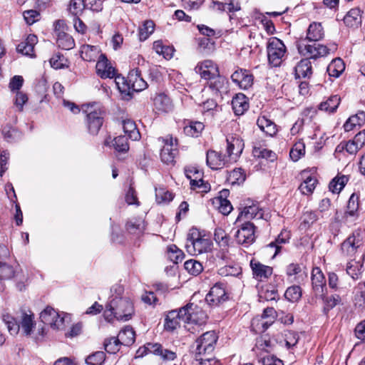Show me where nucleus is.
I'll list each match as a JSON object with an SVG mask.
<instances>
[{"label":"nucleus","instance_id":"de8ad7c7","mask_svg":"<svg viewBox=\"0 0 365 365\" xmlns=\"http://www.w3.org/2000/svg\"><path fill=\"white\" fill-rule=\"evenodd\" d=\"M145 225L141 219H134L128 221L126 224V230L133 235H140L143 232Z\"/></svg>","mask_w":365,"mask_h":365},{"label":"nucleus","instance_id":"3c124183","mask_svg":"<svg viewBox=\"0 0 365 365\" xmlns=\"http://www.w3.org/2000/svg\"><path fill=\"white\" fill-rule=\"evenodd\" d=\"M348 182V177L346 175L336 176L329 183V190L333 193H339Z\"/></svg>","mask_w":365,"mask_h":365},{"label":"nucleus","instance_id":"a878e982","mask_svg":"<svg viewBox=\"0 0 365 365\" xmlns=\"http://www.w3.org/2000/svg\"><path fill=\"white\" fill-rule=\"evenodd\" d=\"M227 161V157L222 156L215 150H208L207 152L206 162L207 165L212 169L217 170L221 168L225 165Z\"/></svg>","mask_w":365,"mask_h":365},{"label":"nucleus","instance_id":"412c9836","mask_svg":"<svg viewBox=\"0 0 365 365\" xmlns=\"http://www.w3.org/2000/svg\"><path fill=\"white\" fill-rule=\"evenodd\" d=\"M97 74L102 78H112L115 76V70L108 62L104 54L99 56L96 66Z\"/></svg>","mask_w":365,"mask_h":365},{"label":"nucleus","instance_id":"0e129e2a","mask_svg":"<svg viewBox=\"0 0 365 365\" xmlns=\"http://www.w3.org/2000/svg\"><path fill=\"white\" fill-rule=\"evenodd\" d=\"M83 0H71L69 4L68 11L73 17L79 16L84 9Z\"/></svg>","mask_w":365,"mask_h":365},{"label":"nucleus","instance_id":"dca6fc26","mask_svg":"<svg viewBox=\"0 0 365 365\" xmlns=\"http://www.w3.org/2000/svg\"><path fill=\"white\" fill-rule=\"evenodd\" d=\"M153 105L155 113H170L173 108V101L165 93H156L152 98Z\"/></svg>","mask_w":365,"mask_h":365},{"label":"nucleus","instance_id":"09e8293b","mask_svg":"<svg viewBox=\"0 0 365 365\" xmlns=\"http://www.w3.org/2000/svg\"><path fill=\"white\" fill-rule=\"evenodd\" d=\"M359 207V197L355 193L352 194L348 201L346 217H356L358 216V210Z\"/></svg>","mask_w":365,"mask_h":365},{"label":"nucleus","instance_id":"58836bf2","mask_svg":"<svg viewBox=\"0 0 365 365\" xmlns=\"http://www.w3.org/2000/svg\"><path fill=\"white\" fill-rule=\"evenodd\" d=\"M120 344L130 346L133 344L135 340V331L130 327L123 328L118 335Z\"/></svg>","mask_w":365,"mask_h":365},{"label":"nucleus","instance_id":"c9c22d12","mask_svg":"<svg viewBox=\"0 0 365 365\" xmlns=\"http://www.w3.org/2000/svg\"><path fill=\"white\" fill-rule=\"evenodd\" d=\"M121 124L124 133L128 135L129 138L133 140H138L140 139V134L137 129L135 123L133 120L126 118L122 120Z\"/></svg>","mask_w":365,"mask_h":365},{"label":"nucleus","instance_id":"b1692460","mask_svg":"<svg viewBox=\"0 0 365 365\" xmlns=\"http://www.w3.org/2000/svg\"><path fill=\"white\" fill-rule=\"evenodd\" d=\"M276 312L272 307L265 309L260 318H254L252 321V326L259 325V322L262 327V331L266 330L274 321Z\"/></svg>","mask_w":365,"mask_h":365},{"label":"nucleus","instance_id":"49530a36","mask_svg":"<svg viewBox=\"0 0 365 365\" xmlns=\"http://www.w3.org/2000/svg\"><path fill=\"white\" fill-rule=\"evenodd\" d=\"M205 125L200 121H190L184 127V133L191 137H197L203 130Z\"/></svg>","mask_w":365,"mask_h":365},{"label":"nucleus","instance_id":"680f3d73","mask_svg":"<svg viewBox=\"0 0 365 365\" xmlns=\"http://www.w3.org/2000/svg\"><path fill=\"white\" fill-rule=\"evenodd\" d=\"M284 297L290 302H297L302 297V290L299 286L294 285L287 288Z\"/></svg>","mask_w":365,"mask_h":365},{"label":"nucleus","instance_id":"338daca9","mask_svg":"<svg viewBox=\"0 0 365 365\" xmlns=\"http://www.w3.org/2000/svg\"><path fill=\"white\" fill-rule=\"evenodd\" d=\"M319 215L317 212L307 210L302 216V225L309 227L319 219Z\"/></svg>","mask_w":365,"mask_h":365},{"label":"nucleus","instance_id":"13d9d810","mask_svg":"<svg viewBox=\"0 0 365 365\" xmlns=\"http://www.w3.org/2000/svg\"><path fill=\"white\" fill-rule=\"evenodd\" d=\"M290 235L289 232L287 231H282L281 233L278 235L277 238L275 240L274 242H271L269 246L270 247H275V253L274 255H277L281 249V245L285 244L288 242L289 240Z\"/></svg>","mask_w":365,"mask_h":365},{"label":"nucleus","instance_id":"5701e85b","mask_svg":"<svg viewBox=\"0 0 365 365\" xmlns=\"http://www.w3.org/2000/svg\"><path fill=\"white\" fill-rule=\"evenodd\" d=\"M312 289L316 295L322 296L326 287V280L322 270L319 267H314L312 271Z\"/></svg>","mask_w":365,"mask_h":365},{"label":"nucleus","instance_id":"20e7f679","mask_svg":"<svg viewBox=\"0 0 365 365\" xmlns=\"http://www.w3.org/2000/svg\"><path fill=\"white\" fill-rule=\"evenodd\" d=\"M364 233L359 230L355 231L341 243V254L346 258L364 255Z\"/></svg>","mask_w":365,"mask_h":365},{"label":"nucleus","instance_id":"c756f323","mask_svg":"<svg viewBox=\"0 0 365 365\" xmlns=\"http://www.w3.org/2000/svg\"><path fill=\"white\" fill-rule=\"evenodd\" d=\"M286 274L292 282L300 283L307 277V273L299 264L292 263L287 267Z\"/></svg>","mask_w":365,"mask_h":365},{"label":"nucleus","instance_id":"9d476101","mask_svg":"<svg viewBox=\"0 0 365 365\" xmlns=\"http://www.w3.org/2000/svg\"><path fill=\"white\" fill-rule=\"evenodd\" d=\"M181 312L183 314L185 323L202 325L206 322L207 314L196 304H187L181 308Z\"/></svg>","mask_w":365,"mask_h":365},{"label":"nucleus","instance_id":"f257e3e1","mask_svg":"<svg viewBox=\"0 0 365 365\" xmlns=\"http://www.w3.org/2000/svg\"><path fill=\"white\" fill-rule=\"evenodd\" d=\"M324 30L321 23L312 22L309 24L305 38H300L297 41V47L299 53L304 56L314 59L328 55L331 51L336 49V44L331 43L327 46L319 43L309 44L308 42H316L323 39Z\"/></svg>","mask_w":365,"mask_h":365},{"label":"nucleus","instance_id":"c85d7f7f","mask_svg":"<svg viewBox=\"0 0 365 365\" xmlns=\"http://www.w3.org/2000/svg\"><path fill=\"white\" fill-rule=\"evenodd\" d=\"M210 8L215 11H226L227 13L235 12L241 9L240 3L237 0H230L229 2L212 1Z\"/></svg>","mask_w":365,"mask_h":365},{"label":"nucleus","instance_id":"2f4dec72","mask_svg":"<svg viewBox=\"0 0 365 365\" xmlns=\"http://www.w3.org/2000/svg\"><path fill=\"white\" fill-rule=\"evenodd\" d=\"M104 144L107 146H112L119 153H125L129 150L128 138L125 135H119L113 140L110 138L105 140Z\"/></svg>","mask_w":365,"mask_h":365},{"label":"nucleus","instance_id":"ddd939ff","mask_svg":"<svg viewBox=\"0 0 365 365\" xmlns=\"http://www.w3.org/2000/svg\"><path fill=\"white\" fill-rule=\"evenodd\" d=\"M162 140L164 142V145L161 149L160 159L165 164H172L177 155L176 140H174L173 137L170 136L162 138Z\"/></svg>","mask_w":365,"mask_h":365},{"label":"nucleus","instance_id":"37998d69","mask_svg":"<svg viewBox=\"0 0 365 365\" xmlns=\"http://www.w3.org/2000/svg\"><path fill=\"white\" fill-rule=\"evenodd\" d=\"M51 322H49L48 325L51 327L53 330H63L66 328V325L70 322L69 315L66 313L58 312V317L52 319Z\"/></svg>","mask_w":365,"mask_h":365},{"label":"nucleus","instance_id":"aec40b11","mask_svg":"<svg viewBox=\"0 0 365 365\" xmlns=\"http://www.w3.org/2000/svg\"><path fill=\"white\" fill-rule=\"evenodd\" d=\"M348 262L346 267V273L353 279H358L362 273L364 255H359L358 257L347 258Z\"/></svg>","mask_w":365,"mask_h":365},{"label":"nucleus","instance_id":"864d4df0","mask_svg":"<svg viewBox=\"0 0 365 365\" xmlns=\"http://www.w3.org/2000/svg\"><path fill=\"white\" fill-rule=\"evenodd\" d=\"M304 154L305 145L302 140L295 143L289 152V156L294 162L298 161Z\"/></svg>","mask_w":365,"mask_h":365},{"label":"nucleus","instance_id":"6e6552de","mask_svg":"<svg viewBox=\"0 0 365 365\" xmlns=\"http://www.w3.org/2000/svg\"><path fill=\"white\" fill-rule=\"evenodd\" d=\"M244 207L240 211L236 222L241 221L250 222L253 219L267 220L268 214H265L264 210L257 202L247 199L244 202Z\"/></svg>","mask_w":365,"mask_h":365},{"label":"nucleus","instance_id":"c03bdc74","mask_svg":"<svg viewBox=\"0 0 365 365\" xmlns=\"http://www.w3.org/2000/svg\"><path fill=\"white\" fill-rule=\"evenodd\" d=\"M153 49L158 54L162 55L165 59L173 58L175 51L173 46L164 45L160 40L155 41L153 43Z\"/></svg>","mask_w":365,"mask_h":365},{"label":"nucleus","instance_id":"a211bd4d","mask_svg":"<svg viewBox=\"0 0 365 365\" xmlns=\"http://www.w3.org/2000/svg\"><path fill=\"white\" fill-rule=\"evenodd\" d=\"M195 70L201 78L207 81L220 73L217 65L211 60H205L198 63Z\"/></svg>","mask_w":365,"mask_h":365},{"label":"nucleus","instance_id":"423d86ee","mask_svg":"<svg viewBox=\"0 0 365 365\" xmlns=\"http://www.w3.org/2000/svg\"><path fill=\"white\" fill-rule=\"evenodd\" d=\"M4 321L6 324L7 329L11 335L17 334L21 328L24 334L29 336L35 324L34 315L26 313L21 314L19 322H17L14 318L9 315L4 316Z\"/></svg>","mask_w":365,"mask_h":365},{"label":"nucleus","instance_id":"4be33fe9","mask_svg":"<svg viewBox=\"0 0 365 365\" xmlns=\"http://www.w3.org/2000/svg\"><path fill=\"white\" fill-rule=\"evenodd\" d=\"M186 177L190 180V185L192 189L202 188V192H206L208 189V184L205 183L202 178V173L195 168H186Z\"/></svg>","mask_w":365,"mask_h":365},{"label":"nucleus","instance_id":"cd10ccee","mask_svg":"<svg viewBox=\"0 0 365 365\" xmlns=\"http://www.w3.org/2000/svg\"><path fill=\"white\" fill-rule=\"evenodd\" d=\"M184 322L183 314L181 309L178 310H172L167 314L165 319V328L166 330L173 331L180 326V322Z\"/></svg>","mask_w":365,"mask_h":365},{"label":"nucleus","instance_id":"a18cd8bd","mask_svg":"<svg viewBox=\"0 0 365 365\" xmlns=\"http://www.w3.org/2000/svg\"><path fill=\"white\" fill-rule=\"evenodd\" d=\"M86 123L89 132L96 135L103 125V119L99 115H86Z\"/></svg>","mask_w":365,"mask_h":365},{"label":"nucleus","instance_id":"e433bc0d","mask_svg":"<svg viewBox=\"0 0 365 365\" xmlns=\"http://www.w3.org/2000/svg\"><path fill=\"white\" fill-rule=\"evenodd\" d=\"M56 43L58 46L64 50H70L75 46V42L73 37L63 32L58 31L56 29Z\"/></svg>","mask_w":365,"mask_h":365},{"label":"nucleus","instance_id":"f3484780","mask_svg":"<svg viewBox=\"0 0 365 365\" xmlns=\"http://www.w3.org/2000/svg\"><path fill=\"white\" fill-rule=\"evenodd\" d=\"M228 81L219 73L207 81L206 87L209 88L213 96H222V94L228 91Z\"/></svg>","mask_w":365,"mask_h":365},{"label":"nucleus","instance_id":"5fc2aeb1","mask_svg":"<svg viewBox=\"0 0 365 365\" xmlns=\"http://www.w3.org/2000/svg\"><path fill=\"white\" fill-rule=\"evenodd\" d=\"M317 182L316 178L309 176L300 184L299 190L303 195H310L313 192Z\"/></svg>","mask_w":365,"mask_h":365},{"label":"nucleus","instance_id":"f8f14e48","mask_svg":"<svg viewBox=\"0 0 365 365\" xmlns=\"http://www.w3.org/2000/svg\"><path fill=\"white\" fill-rule=\"evenodd\" d=\"M235 236L239 244L249 245L253 243L255 240L254 224L245 221L240 228L237 230Z\"/></svg>","mask_w":365,"mask_h":365},{"label":"nucleus","instance_id":"ea45409f","mask_svg":"<svg viewBox=\"0 0 365 365\" xmlns=\"http://www.w3.org/2000/svg\"><path fill=\"white\" fill-rule=\"evenodd\" d=\"M100 50L98 46L83 45L81 49V56L86 61H94L98 56Z\"/></svg>","mask_w":365,"mask_h":365},{"label":"nucleus","instance_id":"bf43d9fd","mask_svg":"<svg viewBox=\"0 0 365 365\" xmlns=\"http://www.w3.org/2000/svg\"><path fill=\"white\" fill-rule=\"evenodd\" d=\"M184 267L190 274L195 276L200 274L203 269L202 264L195 259L186 261L184 264Z\"/></svg>","mask_w":365,"mask_h":365},{"label":"nucleus","instance_id":"7c9ffc66","mask_svg":"<svg viewBox=\"0 0 365 365\" xmlns=\"http://www.w3.org/2000/svg\"><path fill=\"white\" fill-rule=\"evenodd\" d=\"M361 14L359 8L351 9L344 18V24L349 27L357 28L362 22Z\"/></svg>","mask_w":365,"mask_h":365},{"label":"nucleus","instance_id":"72a5a7b5","mask_svg":"<svg viewBox=\"0 0 365 365\" xmlns=\"http://www.w3.org/2000/svg\"><path fill=\"white\" fill-rule=\"evenodd\" d=\"M257 124L259 129L269 136H273L277 132L276 124L267 115H261L257 120Z\"/></svg>","mask_w":365,"mask_h":365},{"label":"nucleus","instance_id":"393cba45","mask_svg":"<svg viewBox=\"0 0 365 365\" xmlns=\"http://www.w3.org/2000/svg\"><path fill=\"white\" fill-rule=\"evenodd\" d=\"M37 42V36L34 34H29L24 41L18 44L16 50L23 55L33 57L34 56V48Z\"/></svg>","mask_w":365,"mask_h":365},{"label":"nucleus","instance_id":"a19ab883","mask_svg":"<svg viewBox=\"0 0 365 365\" xmlns=\"http://www.w3.org/2000/svg\"><path fill=\"white\" fill-rule=\"evenodd\" d=\"M83 114H104L106 110L99 102L83 103L79 108Z\"/></svg>","mask_w":365,"mask_h":365},{"label":"nucleus","instance_id":"9b49d317","mask_svg":"<svg viewBox=\"0 0 365 365\" xmlns=\"http://www.w3.org/2000/svg\"><path fill=\"white\" fill-rule=\"evenodd\" d=\"M145 351L160 356L163 361H173L177 358V354L175 351L165 349L160 344L148 343L143 350L140 348L137 351V354L138 356H142Z\"/></svg>","mask_w":365,"mask_h":365},{"label":"nucleus","instance_id":"052dcab7","mask_svg":"<svg viewBox=\"0 0 365 365\" xmlns=\"http://www.w3.org/2000/svg\"><path fill=\"white\" fill-rule=\"evenodd\" d=\"M168 257L175 264H178L183 259V254L176 245H171L168 247Z\"/></svg>","mask_w":365,"mask_h":365},{"label":"nucleus","instance_id":"603ef678","mask_svg":"<svg viewBox=\"0 0 365 365\" xmlns=\"http://www.w3.org/2000/svg\"><path fill=\"white\" fill-rule=\"evenodd\" d=\"M324 304V312H328L329 310L333 309L334 307H336L337 304H339L341 301V297L339 294H332L329 297H326L324 295V293L322 294V296H319Z\"/></svg>","mask_w":365,"mask_h":365},{"label":"nucleus","instance_id":"774afa93","mask_svg":"<svg viewBox=\"0 0 365 365\" xmlns=\"http://www.w3.org/2000/svg\"><path fill=\"white\" fill-rule=\"evenodd\" d=\"M120 342L119 338L112 337L104 342L105 350L110 354H115L119 350Z\"/></svg>","mask_w":365,"mask_h":365},{"label":"nucleus","instance_id":"473e14b6","mask_svg":"<svg viewBox=\"0 0 365 365\" xmlns=\"http://www.w3.org/2000/svg\"><path fill=\"white\" fill-rule=\"evenodd\" d=\"M306 58L301 60L295 66V77L297 78H309L312 73V65L309 58L310 57L305 56Z\"/></svg>","mask_w":365,"mask_h":365},{"label":"nucleus","instance_id":"e2e57ef3","mask_svg":"<svg viewBox=\"0 0 365 365\" xmlns=\"http://www.w3.org/2000/svg\"><path fill=\"white\" fill-rule=\"evenodd\" d=\"M106 359V354L103 351H96L89 355L86 362L88 365H102Z\"/></svg>","mask_w":365,"mask_h":365},{"label":"nucleus","instance_id":"2eb2a0df","mask_svg":"<svg viewBox=\"0 0 365 365\" xmlns=\"http://www.w3.org/2000/svg\"><path fill=\"white\" fill-rule=\"evenodd\" d=\"M227 299L225 286L222 283H216L206 295L205 300L210 305L217 306Z\"/></svg>","mask_w":365,"mask_h":365},{"label":"nucleus","instance_id":"4468645a","mask_svg":"<svg viewBox=\"0 0 365 365\" xmlns=\"http://www.w3.org/2000/svg\"><path fill=\"white\" fill-rule=\"evenodd\" d=\"M231 79L240 88L247 90L252 86L254 77L250 71L238 68L232 74Z\"/></svg>","mask_w":365,"mask_h":365},{"label":"nucleus","instance_id":"8fccbe9b","mask_svg":"<svg viewBox=\"0 0 365 365\" xmlns=\"http://www.w3.org/2000/svg\"><path fill=\"white\" fill-rule=\"evenodd\" d=\"M274 344L272 341L266 336L257 339L256 344L253 348L254 351H262L264 352H270L273 350Z\"/></svg>","mask_w":365,"mask_h":365},{"label":"nucleus","instance_id":"6e6d98bb","mask_svg":"<svg viewBox=\"0 0 365 365\" xmlns=\"http://www.w3.org/2000/svg\"><path fill=\"white\" fill-rule=\"evenodd\" d=\"M252 153L255 157L264 158L269 160L271 162H273L277 158V155L275 153L264 148L255 147L253 148Z\"/></svg>","mask_w":365,"mask_h":365},{"label":"nucleus","instance_id":"bb28decb","mask_svg":"<svg viewBox=\"0 0 365 365\" xmlns=\"http://www.w3.org/2000/svg\"><path fill=\"white\" fill-rule=\"evenodd\" d=\"M250 265L255 278L258 280L263 281L267 279L272 274V268L271 267L262 264L258 262H254L252 260Z\"/></svg>","mask_w":365,"mask_h":365},{"label":"nucleus","instance_id":"f704fd0d","mask_svg":"<svg viewBox=\"0 0 365 365\" xmlns=\"http://www.w3.org/2000/svg\"><path fill=\"white\" fill-rule=\"evenodd\" d=\"M232 106L235 114H244L249 108L247 97L242 93L237 94L232 98Z\"/></svg>","mask_w":365,"mask_h":365},{"label":"nucleus","instance_id":"79ce46f5","mask_svg":"<svg viewBox=\"0 0 365 365\" xmlns=\"http://www.w3.org/2000/svg\"><path fill=\"white\" fill-rule=\"evenodd\" d=\"M345 69L344 61L339 58L334 59L327 66L328 74L334 78H338Z\"/></svg>","mask_w":365,"mask_h":365},{"label":"nucleus","instance_id":"0eeeda50","mask_svg":"<svg viewBox=\"0 0 365 365\" xmlns=\"http://www.w3.org/2000/svg\"><path fill=\"white\" fill-rule=\"evenodd\" d=\"M217 339L218 336L214 331H207L197 338L194 351L195 358H206V355L211 354L215 348Z\"/></svg>","mask_w":365,"mask_h":365},{"label":"nucleus","instance_id":"4c0bfd02","mask_svg":"<svg viewBox=\"0 0 365 365\" xmlns=\"http://www.w3.org/2000/svg\"><path fill=\"white\" fill-rule=\"evenodd\" d=\"M341 102V98L338 95L330 96L326 101L322 102L319 105V110L324 112L334 113L336 111Z\"/></svg>","mask_w":365,"mask_h":365},{"label":"nucleus","instance_id":"39448f33","mask_svg":"<svg viewBox=\"0 0 365 365\" xmlns=\"http://www.w3.org/2000/svg\"><path fill=\"white\" fill-rule=\"evenodd\" d=\"M212 245L210 239L202 236L197 229H192L187 235L185 247L189 254L197 255L210 252Z\"/></svg>","mask_w":365,"mask_h":365},{"label":"nucleus","instance_id":"f03ea898","mask_svg":"<svg viewBox=\"0 0 365 365\" xmlns=\"http://www.w3.org/2000/svg\"><path fill=\"white\" fill-rule=\"evenodd\" d=\"M111 292L116 294L115 297L112 295L109 302V307L115 310L114 317L118 320L128 321L133 313V303L128 298L121 297L123 288L120 285L113 286Z\"/></svg>","mask_w":365,"mask_h":365},{"label":"nucleus","instance_id":"6ab92c4d","mask_svg":"<svg viewBox=\"0 0 365 365\" xmlns=\"http://www.w3.org/2000/svg\"><path fill=\"white\" fill-rule=\"evenodd\" d=\"M227 158L235 161L244 149V143L235 135H230L226 139Z\"/></svg>","mask_w":365,"mask_h":365},{"label":"nucleus","instance_id":"69168bd1","mask_svg":"<svg viewBox=\"0 0 365 365\" xmlns=\"http://www.w3.org/2000/svg\"><path fill=\"white\" fill-rule=\"evenodd\" d=\"M55 317H58V312L51 307H46L40 314L41 321L45 324L53 322L52 319Z\"/></svg>","mask_w":365,"mask_h":365},{"label":"nucleus","instance_id":"1a4fd4ad","mask_svg":"<svg viewBox=\"0 0 365 365\" xmlns=\"http://www.w3.org/2000/svg\"><path fill=\"white\" fill-rule=\"evenodd\" d=\"M269 63L274 67L279 66L286 53L284 43L276 37L269 38L267 47Z\"/></svg>","mask_w":365,"mask_h":365},{"label":"nucleus","instance_id":"4d7b16f0","mask_svg":"<svg viewBox=\"0 0 365 365\" xmlns=\"http://www.w3.org/2000/svg\"><path fill=\"white\" fill-rule=\"evenodd\" d=\"M155 29V24L153 21H146L139 28V38L140 41H145Z\"/></svg>","mask_w":365,"mask_h":365},{"label":"nucleus","instance_id":"7ed1b4c3","mask_svg":"<svg viewBox=\"0 0 365 365\" xmlns=\"http://www.w3.org/2000/svg\"><path fill=\"white\" fill-rule=\"evenodd\" d=\"M115 83L121 93L129 96L132 92H140L148 87L147 82L142 78L140 71L138 68L130 71L125 80L124 78H115Z\"/></svg>","mask_w":365,"mask_h":365}]
</instances>
